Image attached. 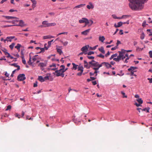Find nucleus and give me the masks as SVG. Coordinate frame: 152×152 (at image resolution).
<instances>
[{
	"mask_svg": "<svg viewBox=\"0 0 152 152\" xmlns=\"http://www.w3.org/2000/svg\"><path fill=\"white\" fill-rule=\"evenodd\" d=\"M147 0H128L129 7L132 10L138 11L142 9L144 3Z\"/></svg>",
	"mask_w": 152,
	"mask_h": 152,
	"instance_id": "1",
	"label": "nucleus"
},
{
	"mask_svg": "<svg viewBox=\"0 0 152 152\" xmlns=\"http://www.w3.org/2000/svg\"><path fill=\"white\" fill-rule=\"evenodd\" d=\"M126 52V50H122L121 51H118L119 53V55L117 58H113V60L116 62H119L121 60H124L126 57L125 59L124 62L125 63H127L128 62L127 60H129L130 57H129L128 54L127 53L125 54Z\"/></svg>",
	"mask_w": 152,
	"mask_h": 152,
	"instance_id": "2",
	"label": "nucleus"
},
{
	"mask_svg": "<svg viewBox=\"0 0 152 152\" xmlns=\"http://www.w3.org/2000/svg\"><path fill=\"white\" fill-rule=\"evenodd\" d=\"M3 17L7 19H12L13 20L14 19H15L16 20L12 21V23L14 24H15V22H18V18L10 16H3Z\"/></svg>",
	"mask_w": 152,
	"mask_h": 152,
	"instance_id": "3",
	"label": "nucleus"
},
{
	"mask_svg": "<svg viewBox=\"0 0 152 152\" xmlns=\"http://www.w3.org/2000/svg\"><path fill=\"white\" fill-rule=\"evenodd\" d=\"M89 64L91 65V66H92L91 67L92 68L93 67H95L98 66L100 65V64H99V63L98 62H96L94 60H93L89 62Z\"/></svg>",
	"mask_w": 152,
	"mask_h": 152,
	"instance_id": "4",
	"label": "nucleus"
},
{
	"mask_svg": "<svg viewBox=\"0 0 152 152\" xmlns=\"http://www.w3.org/2000/svg\"><path fill=\"white\" fill-rule=\"evenodd\" d=\"M25 75L24 74H20L17 77V79L18 81H23L26 79Z\"/></svg>",
	"mask_w": 152,
	"mask_h": 152,
	"instance_id": "5",
	"label": "nucleus"
},
{
	"mask_svg": "<svg viewBox=\"0 0 152 152\" xmlns=\"http://www.w3.org/2000/svg\"><path fill=\"white\" fill-rule=\"evenodd\" d=\"M47 61H45L44 62H40L38 65V66L40 67L41 69L42 70H44V67L47 66Z\"/></svg>",
	"mask_w": 152,
	"mask_h": 152,
	"instance_id": "6",
	"label": "nucleus"
},
{
	"mask_svg": "<svg viewBox=\"0 0 152 152\" xmlns=\"http://www.w3.org/2000/svg\"><path fill=\"white\" fill-rule=\"evenodd\" d=\"M101 65L102 66H104L107 68L108 69L111 67V66L110 64L107 62H103L101 64Z\"/></svg>",
	"mask_w": 152,
	"mask_h": 152,
	"instance_id": "7",
	"label": "nucleus"
},
{
	"mask_svg": "<svg viewBox=\"0 0 152 152\" xmlns=\"http://www.w3.org/2000/svg\"><path fill=\"white\" fill-rule=\"evenodd\" d=\"M89 47L88 45H86L83 47L81 49V50L83 52L84 51H87L88 50V48Z\"/></svg>",
	"mask_w": 152,
	"mask_h": 152,
	"instance_id": "8",
	"label": "nucleus"
},
{
	"mask_svg": "<svg viewBox=\"0 0 152 152\" xmlns=\"http://www.w3.org/2000/svg\"><path fill=\"white\" fill-rule=\"evenodd\" d=\"M16 25L21 27H23L26 26L24 22L22 20H20L18 24Z\"/></svg>",
	"mask_w": 152,
	"mask_h": 152,
	"instance_id": "9",
	"label": "nucleus"
},
{
	"mask_svg": "<svg viewBox=\"0 0 152 152\" xmlns=\"http://www.w3.org/2000/svg\"><path fill=\"white\" fill-rule=\"evenodd\" d=\"M42 24L45 25L43 26V27H49V23H48V22L47 21L45 20L43 21L42 22Z\"/></svg>",
	"mask_w": 152,
	"mask_h": 152,
	"instance_id": "10",
	"label": "nucleus"
},
{
	"mask_svg": "<svg viewBox=\"0 0 152 152\" xmlns=\"http://www.w3.org/2000/svg\"><path fill=\"white\" fill-rule=\"evenodd\" d=\"M47 45V44H45L44 45V48H41L40 50L41 51L39 52V53H41L42 52H44L45 51V49L46 50H47L48 49V48L46 46Z\"/></svg>",
	"mask_w": 152,
	"mask_h": 152,
	"instance_id": "11",
	"label": "nucleus"
},
{
	"mask_svg": "<svg viewBox=\"0 0 152 152\" xmlns=\"http://www.w3.org/2000/svg\"><path fill=\"white\" fill-rule=\"evenodd\" d=\"M90 29H88L87 30H86L81 32V34L84 35H87L88 33L90 31Z\"/></svg>",
	"mask_w": 152,
	"mask_h": 152,
	"instance_id": "12",
	"label": "nucleus"
},
{
	"mask_svg": "<svg viewBox=\"0 0 152 152\" xmlns=\"http://www.w3.org/2000/svg\"><path fill=\"white\" fill-rule=\"evenodd\" d=\"M89 5H88L87 6V8L88 9H93L94 8V6L93 5L92 3L91 2L89 3Z\"/></svg>",
	"mask_w": 152,
	"mask_h": 152,
	"instance_id": "13",
	"label": "nucleus"
},
{
	"mask_svg": "<svg viewBox=\"0 0 152 152\" xmlns=\"http://www.w3.org/2000/svg\"><path fill=\"white\" fill-rule=\"evenodd\" d=\"M63 71V70L61 69H60L59 70H56L55 72L53 73V74L54 75H56V74H58V73H62Z\"/></svg>",
	"mask_w": 152,
	"mask_h": 152,
	"instance_id": "14",
	"label": "nucleus"
},
{
	"mask_svg": "<svg viewBox=\"0 0 152 152\" xmlns=\"http://www.w3.org/2000/svg\"><path fill=\"white\" fill-rule=\"evenodd\" d=\"M54 37L51 36L50 35L45 36L43 37V39H49L50 38H54Z\"/></svg>",
	"mask_w": 152,
	"mask_h": 152,
	"instance_id": "15",
	"label": "nucleus"
},
{
	"mask_svg": "<svg viewBox=\"0 0 152 152\" xmlns=\"http://www.w3.org/2000/svg\"><path fill=\"white\" fill-rule=\"evenodd\" d=\"M137 69V67H136L134 66H131L130 67V68L128 69V70L129 71H134V70L136 69Z\"/></svg>",
	"mask_w": 152,
	"mask_h": 152,
	"instance_id": "16",
	"label": "nucleus"
},
{
	"mask_svg": "<svg viewBox=\"0 0 152 152\" xmlns=\"http://www.w3.org/2000/svg\"><path fill=\"white\" fill-rule=\"evenodd\" d=\"M21 47V45L19 44H18L15 47V48L17 49L19 51H20V48Z\"/></svg>",
	"mask_w": 152,
	"mask_h": 152,
	"instance_id": "17",
	"label": "nucleus"
},
{
	"mask_svg": "<svg viewBox=\"0 0 152 152\" xmlns=\"http://www.w3.org/2000/svg\"><path fill=\"white\" fill-rule=\"evenodd\" d=\"M44 78H43L42 76H39L38 77V79L41 82L44 81Z\"/></svg>",
	"mask_w": 152,
	"mask_h": 152,
	"instance_id": "18",
	"label": "nucleus"
},
{
	"mask_svg": "<svg viewBox=\"0 0 152 152\" xmlns=\"http://www.w3.org/2000/svg\"><path fill=\"white\" fill-rule=\"evenodd\" d=\"M99 39L100 41L102 42H103L105 40V38L103 36H100L99 37Z\"/></svg>",
	"mask_w": 152,
	"mask_h": 152,
	"instance_id": "19",
	"label": "nucleus"
},
{
	"mask_svg": "<svg viewBox=\"0 0 152 152\" xmlns=\"http://www.w3.org/2000/svg\"><path fill=\"white\" fill-rule=\"evenodd\" d=\"M101 67H102V65H101V64H100V65H99L98 66H96V67H93V69L94 70H95L97 71V70Z\"/></svg>",
	"mask_w": 152,
	"mask_h": 152,
	"instance_id": "20",
	"label": "nucleus"
},
{
	"mask_svg": "<svg viewBox=\"0 0 152 152\" xmlns=\"http://www.w3.org/2000/svg\"><path fill=\"white\" fill-rule=\"evenodd\" d=\"M99 50L103 54L105 53V51L103 47H101L100 48H99Z\"/></svg>",
	"mask_w": 152,
	"mask_h": 152,
	"instance_id": "21",
	"label": "nucleus"
},
{
	"mask_svg": "<svg viewBox=\"0 0 152 152\" xmlns=\"http://www.w3.org/2000/svg\"><path fill=\"white\" fill-rule=\"evenodd\" d=\"M86 19V18H83L81 19H80L79 20V23H84L85 22Z\"/></svg>",
	"mask_w": 152,
	"mask_h": 152,
	"instance_id": "22",
	"label": "nucleus"
},
{
	"mask_svg": "<svg viewBox=\"0 0 152 152\" xmlns=\"http://www.w3.org/2000/svg\"><path fill=\"white\" fill-rule=\"evenodd\" d=\"M11 65L12 66H14L15 67H17V69H17V70H19L20 69V66L19 65H17L16 64H15V63L13 64H11Z\"/></svg>",
	"mask_w": 152,
	"mask_h": 152,
	"instance_id": "23",
	"label": "nucleus"
},
{
	"mask_svg": "<svg viewBox=\"0 0 152 152\" xmlns=\"http://www.w3.org/2000/svg\"><path fill=\"white\" fill-rule=\"evenodd\" d=\"M78 70L80 71V72H83V66H80L78 67Z\"/></svg>",
	"mask_w": 152,
	"mask_h": 152,
	"instance_id": "24",
	"label": "nucleus"
},
{
	"mask_svg": "<svg viewBox=\"0 0 152 152\" xmlns=\"http://www.w3.org/2000/svg\"><path fill=\"white\" fill-rule=\"evenodd\" d=\"M15 37L14 36L8 37H7V39H9V41L11 42L12 39H13Z\"/></svg>",
	"mask_w": 152,
	"mask_h": 152,
	"instance_id": "25",
	"label": "nucleus"
},
{
	"mask_svg": "<svg viewBox=\"0 0 152 152\" xmlns=\"http://www.w3.org/2000/svg\"><path fill=\"white\" fill-rule=\"evenodd\" d=\"M85 4H80V5H77V6H75V7L74 8V9L75 8H80V7H83V6H85Z\"/></svg>",
	"mask_w": 152,
	"mask_h": 152,
	"instance_id": "26",
	"label": "nucleus"
},
{
	"mask_svg": "<svg viewBox=\"0 0 152 152\" xmlns=\"http://www.w3.org/2000/svg\"><path fill=\"white\" fill-rule=\"evenodd\" d=\"M121 94L123 95L122 98H127V96L126 95L125 93L123 91H121Z\"/></svg>",
	"mask_w": 152,
	"mask_h": 152,
	"instance_id": "27",
	"label": "nucleus"
},
{
	"mask_svg": "<svg viewBox=\"0 0 152 152\" xmlns=\"http://www.w3.org/2000/svg\"><path fill=\"white\" fill-rule=\"evenodd\" d=\"M136 100L140 104H142L143 103V100L141 98H139L137 99Z\"/></svg>",
	"mask_w": 152,
	"mask_h": 152,
	"instance_id": "28",
	"label": "nucleus"
},
{
	"mask_svg": "<svg viewBox=\"0 0 152 152\" xmlns=\"http://www.w3.org/2000/svg\"><path fill=\"white\" fill-rule=\"evenodd\" d=\"M56 49L57 52L60 54V55H61L63 53L62 50L61 49L59 48H56Z\"/></svg>",
	"mask_w": 152,
	"mask_h": 152,
	"instance_id": "29",
	"label": "nucleus"
},
{
	"mask_svg": "<svg viewBox=\"0 0 152 152\" xmlns=\"http://www.w3.org/2000/svg\"><path fill=\"white\" fill-rule=\"evenodd\" d=\"M64 73H58V74H56V76L57 77L61 76L62 77H64Z\"/></svg>",
	"mask_w": 152,
	"mask_h": 152,
	"instance_id": "30",
	"label": "nucleus"
},
{
	"mask_svg": "<svg viewBox=\"0 0 152 152\" xmlns=\"http://www.w3.org/2000/svg\"><path fill=\"white\" fill-rule=\"evenodd\" d=\"M84 66L85 67H86L88 69L90 68V67H92L91 65H88V63L87 64H85Z\"/></svg>",
	"mask_w": 152,
	"mask_h": 152,
	"instance_id": "31",
	"label": "nucleus"
},
{
	"mask_svg": "<svg viewBox=\"0 0 152 152\" xmlns=\"http://www.w3.org/2000/svg\"><path fill=\"white\" fill-rule=\"evenodd\" d=\"M72 64L73 65V69H74L75 70L76 69H77V66H78V65H76L74 63H72Z\"/></svg>",
	"mask_w": 152,
	"mask_h": 152,
	"instance_id": "32",
	"label": "nucleus"
},
{
	"mask_svg": "<svg viewBox=\"0 0 152 152\" xmlns=\"http://www.w3.org/2000/svg\"><path fill=\"white\" fill-rule=\"evenodd\" d=\"M60 42L63 44V45L64 46H66L68 44V42L67 41H65L64 42H63V41L61 40Z\"/></svg>",
	"mask_w": 152,
	"mask_h": 152,
	"instance_id": "33",
	"label": "nucleus"
},
{
	"mask_svg": "<svg viewBox=\"0 0 152 152\" xmlns=\"http://www.w3.org/2000/svg\"><path fill=\"white\" fill-rule=\"evenodd\" d=\"M150 109L149 107H148L147 108H145L144 109H143L142 110V111H146V112L148 113L149 110Z\"/></svg>",
	"mask_w": 152,
	"mask_h": 152,
	"instance_id": "34",
	"label": "nucleus"
},
{
	"mask_svg": "<svg viewBox=\"0 0 152 152\" xmlns=\"http://www.w3.org/2000/svg\"><path fill=\"white\" fill-rule=\"evenodd\" d=\"M15 45V44L14 43H12L11 45H10L9 46V47L12 50L13 48L14 47V46Z\"/></svg>",
	"mask_w": 152,
	"mask_h": 152,
	"instance_id": "35",
	"label": "nucleus"
},
{
	"mask_svg": "<svg viewBox=\"0 0 152 152\" xmlns=\"http://www.w3.org/2000/svg\"><path fill=\"white\" fill-rule=\"evenodd\" d=\"M37 55H36L33 57L32 58V60L33 61V62H34V61H36L37 60V59L38 58H37Z\"/></svg>",
	"mask_w": 152,
	"mask_h": 152,
	"instance_id": "36",
	"label": "nucleus"
},
{
	"mask_svg": "<svg viewBox=\"0 0 152 152\" xmlns=\"http://www.w3.org/2000/svg\"><path fill=\"white\" fill-rule=\"evenodd\" d=\"M89 25H88V26H91L94 23L93 21L91 20H89Z\"/></svg>",
	"mask_w": 152,
	"mask_h": 152,
	"instance_id": "37",
	"label": "nucleus"
},
{
	"mask_svg": "<svg viewBox=\"0 0 152 152\" xmlns=\"http://www.w3.org/2000/svg\"><path fill=\"white\" fill-rule=\"evenodd\" d=\"M129 16V15H123L121 17H120V19L122 18H126L128 17Z\"/></svg>",
	"mask_w": 152,
	"mask_h": 152,
	"instance_id": "38",
	"label": "nucleus"
},
{
	"mask_svg": "<svg viewBox=\"0 0 152 152\" xmlns=\"http://www.w3.org/2000/svg\"><path fill=\"white\" fill-rule=\"evenodd\" d=\"M28 64L29 65H31L32 64L33 62H31V57H30L29 61L28 62Z\"/></svg>",
	"mask_w": 152,
	"mask_h": 152,
	"instance_id": "39",
	"label": "nucleus"
},
{
	"mask_svg": "<svg viewBox=\"0 0 152 152\" xmlns=\"http://www.w3.org/2000/svg\"><path fill=\"white\" fill-rule=\"evenodd\" d=\"M113 18L114 19H120V17H117L116 15H112Z\"/></svg>",
	"mask_w": 152,
	"mask_h": 152,
	"instance_id": "40",
	"label": "nucleus"
},
{
	"mask_svg": "<svg viewBox=\"0 0 152 152\" xmlns=\"http://www.w3.org/2000/svg\"><path fill=\"white\" fill-rule=\"evenodd\" d=\"M56 25V23H49V27L51 26H55Z\"/></svg>",
	"mask_w": 152,
	"mask_h": 152,
	"instance_id": "41",
	"label": "nucleus"
},
{
	"mask_svg": "<svg viewBox=\"0 0 152 152\" xmlns=\"http://www.w3.org/2000/svg\"><path fill=\"white\" fill-rule=\"evenodd\" d=\"M67 34H68V32H62V33H59L58 34H57V36H58L59 35H61V34H63L67 35Z\"/></svg>",
	"mask_w": 152,
	"mask_h": 152,
	"instance_id": "42",
	"label": "nucleus"
},
{
	"mask_svg": "<svg viewBox=\"0 0 152 152\" xmlns=\"http://www.w3.org/2000/svg\"><path fill=\"white\" fill-rule=\"evenodd\" d=\"M123 25V23L121 22H120L118 23V27L122 26Z\"/></svg>",
	"mask_w": 152,
	"mask_h": 152,
	"instance_id": "43",
	"label": "nucleus"
},
{
	"mask_svg": "<svg viewBox=\"0 0 152 152\" xmlns=\"http://www.w3.org/2000/svg\"><path fill=\"white\" fill-rule=\"evenodd\" d=\"M49 15L50 16H54L55 13L53 12H51L48 13Z\"/></svg>",
	"mask_w": 152,
	"mask_h": 152,
	"instance_id": "44",
	"label": "nucleus"
},
{
	"mask_svg": "<svg viewBox=\"0 0 152 152\" xmlns=\"http://www.w3.org/2000/svg\"><path fill=\"white\" fill-rule=\"evenodd\" d=\"M11 108V106L10 105H9L7 107V109H6V111H7L8 110H10Z\"/></svg>",
	"mask_w": 152,
	"mask_h": 152,
	"instance_id": "45",
	"label": "nucleus"
},
{
	"mask_svg": "<svg viewBox=\"0 0 152 152\" xmlns=\"http://www.w3.org/2000/svg\"><path fill=\"white\" fill-rule=\"evenodd\" d=\"M22 62H23V63L24 64H26V61L25 59H24V57L23 56H22Z\"/></svg>",
	"mask_w": 152,
	"mask_h": 152,
	"instance_id": "46",
	"label": "nucleus"
},
{
	"mask_svg": "<svg viewBox=\"0 0 152 152\" xmlns=\"http://www.w3.org/2000/svg\"><path fill=\"white\" fill-rule=\"evenodd\" d=\"M145 37V35L143 33H142L140 37V38L141 39H143Z\"/></svg>",
	"mask_w": 152,
	"mask_h": 152,
	"instance_id": "47",
	"label": "nucleus"
},
{
	"mask_svg": "<svg viewBox=\"0 0 152 152\" xmlns=\"http://www.w3.org/2000/svg\"><path fill=\"white\" fill-rule=\"evenodd\" d=\"M87 57L89 59H93L94 58V57L93 56H87Z\"/></svg>",
	"mask_w": 152,
	"mask_h": 152,
	"instance_id": "48",
	"label": "nucleus"
},
{
	"mask_svg": "<svg viewBox=\"0 0 152 152\" xmlns=\"http://www.w3.org/2000/svg\"><path fill=\"white\" fill-rule=\"evenodd\" d=\"M97 56L98 57H100V58H104V56L101 54L97 55Z\"/></svg>",
	"mask_w": 152,
	"mask_h": 152,
	"instance_id": "49",
	"label": "nucleus"
},
{
	"mask_svg": "<svg viewBox=\"0 0 152 152\" xmlns=\"http://www.w3.org/2000/svg\"><path fill=\"white\" fill-rule=\"evenodd\" d=\"M86 20L85 22V23L86 24V25H87L88 24H89V20H88L87 18L86 19H85Z\"/></svg>",
	"mask_w": 152,
	"mask_h": 152,
	"instance_id": "50",
	"label": "nucleus"
},
{
	"mask_svg": "<svg viewBox=\"0 0 152 152\" xmlns=\"http://www.w3.org/2000/svg\"><path fill=\"white\" fill-rule=\"evenodd\" d=\"M44 81H45V80H49V76H48L47 75V76H45V77H44Z\"/></svg>",
	"mask_w": 152,
	"mask_h": 152,
	"instance_id": "51",
	"label": "nucleus"
},
{
	"mask_svg": "<svg viewBox=\"0 0 152 152\" xmlns=\"http://www.w3.org/2000/svg\"><path fill=\"white\" fill-rule=\"evenodd\" d=\"M146 21L145 20H144L142 24V26L143 27L145 26L146 25H147L146 24Z\"/></svg>",
	"mask_w": 152,
	"mask_h": 152,
	"instance_id": "52",
	"label": "nucleus"
},
{
	"mask_svg": "<svg viewBox=\"0 0 152 152\" xmlns=\"http://www.w3.org/2000/svg\"><path fill=\"white\" fill-rule=\"evenodd\" d=\"M94 52L91 51L88 52V55H91V54H94Z\"/></svg>",
	"mask_w": 152,
	"mask_h": 152,
	"instance_id": "53",
	"label": "nucleus"
},
{
	"mask_svg": "<svg viewBox=\"0 0 152 152\" xmlns=\"http://www.w3.org/2000/svg\"><path fill=\"white\" fill-rule=\"evenodd\" d=\"M149 56L150 57V58H152V51H150L149 52Z\"/></svg>",
	"mask_w": 152,
	"mask_h": 152,
	"instance_id": "54",
	"label": "nucleus"
},
{
	"mask_svg": "<svg viewBox=\"0 0 152 152\" xmlns=\"http://www.w3.org/2000/svg\"><path fill=\"white\" fill-rule=\"evenodd\" d=\"M136 71L134 70V71H130V75L131 76L132 75H134V72H136Z\"/></svg>",
	"mask_w": 152,
	"mask_h": 152,
	"instance_id": "55",
	"label": "nucleus"
},
{
	"mask_svg": "<svg viewBox=\"0 0 152 152\" xmlns=\"http://www.w3.org/2000/svg\"><path fill=\"white\" fill-rule=\"evenodd\" d=\"M141 104H140V103H135V104H134L137 107H139V106H140L141 105Z\"/></svg>",
	"mask_w": 152,
	"mask_h": 152,
	"instance_id": "56",
	"label": "nucleus"
},
{
	"mask_svg": "<svg viewBox=\"0 0 152 152\" xmlns=\"http://www.w3.org/2000/svg\"><path fill=\"white\" fill-rule=\"evenodd\" d=\"M5 55L7 56V58H10V54L9 53H6V54Z\"/></svg>",
	"mask_w": 152,
	"mask_h": 152,
	"instance_id": "57",
	"label": "nucleus"
},
{
	"mask_svg": "<svg viewBox=\"0 0 152 152\" xmlns=\"http://www.w3.org/2000/svg\"><path fill=\"white\" fill-rule=\"evenodd\" d=\"M117 48H118V47L117 46H116L112 48L111 49V50H116Z\"/></svg>",
	"mask_w": 152,
	"mask_h": 152,
	"instance_id": "58",
	"label": "nucleus"
},
{
	"mask_svg": "<svg viewBox=\"0 0 152 152\" xmlns=\"http://www.w3.org/2000/svg\"><path fill=\"white\" fill-rule=\"evenodd\" d=\"M121 43V42L118 40L117 41V42L116 43V46H117L118 47V45L120 44Z\"/></svg>",
	"mask_w": 152,
	"mask_h": 152,
	"instance_id": "59",
	"label": "nucleus"
},
{
	"mask_svg": "<svg viewBox=\"0 0 152 152\" xmlns=\"http://www.w3.org/2000/svg\"><path fill=\"white\" fill-rule=\"evenodd\" d=\"M31 1L32 2L33 4H36L37 2L35 0H31Z\"/></svg>",
	"mask_w": 152,
	"mask_h": 152,
	"instance_id": "60",
	"label": "nucleus"
},
{
	"mask_svg": "<svg viewBox=\"0 0 152 152\" xmlns=\"http://www.w3.org/2000/svg\"><path fill=\"white\" fill-rule=\"evenodd\" d=\"M50 67H56V65L55 64L53 63L52 65H50Z\"/></svg>",
	"mask_w": 152,
	"mask_h": 152,
	"instance_id": "61",
	"label": "nucleus"
},
{
	"mask_svg": "<svg viewBox=\"0 0 152 152\" xmlns=\"http://www.w3.org/2000/svg\"><path fill=\"white\" fill-rule=\"evenodd\" d=\"M147 79L149 81V83H152V78H148Z\"/></svg>",
	"mask_w": 152,
	"mask_h": 152,
	"instance_id": "62",
	"label": "nucleus"
},
{
	"mask_svg": "<svg viewBox=\"0 0 152 152\" xmlns=\"http://www.w3.org/2000/svg\"><path fill=\"white\" fill-rule=\"evenodd\" d=\"M151 19L150 18H149L148 19V22L149 23H152V20H151Z\"/></svg>",
	"mask_w": 152,
	"mask_h": 152,
	"instance_id": "63",
	"label": "nucleus"
},
{
	"mask_svg": "<svg viewBox=\"0 0 152 152\" xmlns=\"http://www.w3.org/2000/svg\"><path fill=\"white\" fill-rule=\"evenodd\" d=\"M83 72H80L78 73L77 74V75L79 76H81Z\"/></svg>",
	"mask_w": 152,
	"mask_h": 152,
	"instance_id": "64",
	"label": "nucleus"
}]
</instances>
